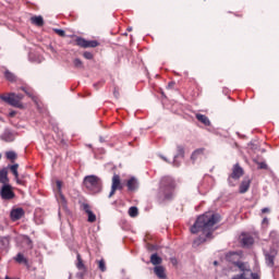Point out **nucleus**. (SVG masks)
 <instances>
[{"instance_id": "1", "label": "nucleus", "mask_w": 279, "mask_h": 279, "mask_svg": "<svg viewBox=\"0 0 279 279\" xmlns=\"http://www.w3.org/2000/svg\"><path fill=\"white\" fill-rule=\"evenodd\" d=\"M221 216L214 214L213 211L205 213L198 216L195 223L191 228L192 234H197V232H203L204 236L194 241V245H199L210 239L213 232H215V225L219 223Z\"/></svg>"}, {"instance_id": "2", "label": "nucleus", "mask_w": 279, "mask_h": 279, "mask_svg": "<svg viewBox=\"0 0 279 279\" xmlns=\"http://www.w3.org/2000/svg\"><path fill=\"white\" fill-rule=\"evenodd\" d=\"M84 186L90 193H101V179L97 175H87L84 178Z\"/></svg>"}, {"instance_id": "3", "label": "nucleus", "mask_w": 279, "mask_h": 279, "mask_svg": "<svg viewBox=\"0 0 279 279\" xmlns=\"http://www.w3.org/2000/svg\"><path fill=\"white\" fill-rule=\"evenodd\" d=\"M23 94H1L0 99L2 101H5V104H9V106H13V108H23Z\"/></svg>"}, {"instance_id": "4", "label": "nucleus", "mask_w": 279, "mask_h": 279, "mask_svg": "<svg viewBox=\"0 0 279 279\" xmlns=\"http://www.w3.org/2000/svg\"><path fill=\"white\" fill-rule=\"evenodd\" d=\"M76 45L82 47L83 49H95V47H99V41L97 40H87L83 37L76 38Z\"/></svg>"}, {"instance_id": "5", "label": "nucleus", "mask_w": 279, "mask_h": 279, "mask_svg": "<svg viewBox=\"0 0 279 279\" xmlns=\"http://www.w3.org/2000/svg\"><path fill=\"white\" fill-rule=\"evenodd\" d=\"M123 185L121 184V177L119 174H114L112 177L111 192L109 193V197H112L117 191H121Z\"/></svg>"}, {"instance_id": "6", "label": "nucleus", "mask_w": 279, "mask_h": 279, "mask_svg": "<svg viewBox=\"0 0 279 279\" xmlns=\"http://www.w3.org/2000/svg\"><path fill=\"white\" fill-rule=\"evenodd\" d=\"M0 195L2 199H12L14 197V192H12V187L10 185H3Z\"/></svg>"}, {"instance_id": "7", "label": "nucleus", "mask_w": 279, "mask_h": 279, "mask_svg": "<svg viewBox=\"0 0 279 279\" xmlns=\"http://www.w3.org/2000/svg\"><path fill=\"white\" fill-rule=\"evenodd\" d=\"M227 260H229V263H233L235 265V267H238V268H239V263H243V262H241V254H239L236 252L228 253Z\"/></svg>"}, {"instance_id": "8", "label": "nucleus", "mask_w": 279, "mask_h": 279, "mask_svg": "<svg viewBox=\"0 0 279 279\" xmlns=\"http://www.w3.org/2000/svg\"><path fill=\"white\" fill-rule=\"evenodd\" d=\"M83 210L86 213V215L88 216L87 221L89 223H95V221H97V216L93 213V210H90V205L88 204H83Z\"/></svg>"}, {"instance_id": "9", "label": "nucleus", "mask_w": 279, "mask_h": 279, "mask_svg": "<svg viewBox=\"0 0 279 279\" xmlns=\"http://www.w3.org/2000/svg\"><path fill=\"white\" fill-rule=\"evenodd\" d=\"M241 175H243V168H241L239 165H235L233 167V172L229 178V182H231L232 180H239Z\"/></svg>"}, {"instance_id": "10", "label": "nucleus", "mask_w": 279, "mask_h": 279, "mask_svg": "<svg viewBox=\"0 0 279 279\" xmlns=\"http://www.w3.org/2000/svg\"><path fill=\"white\" fill-rule=\"evenodd\" d=\"M278 255V251L277 250H270L269 253H266V264L268 265V267H274V258H276V256Z\"/></svg>"}, {"instance_id": "11", "label": "nucleus", "mask_w": 279, "mask_h": 279, "mask_svg": "<svg viewBox=\"0 0 279 279\" xmlns=\"http://www.w3.org/2000/svg\"><path fill=\"white\" fill-rule=\"evenodd\" d=\"M154 274L159 279H167V269L163 266H155Z\"/></svg>"}, {"instance_id": "12", "label": "nucleus", "mask_w": 279, "mask_h": 279, "mask_svg": "<svg viewBox=\"0 0 279 279\" xmlns=\"http://www.w3.org/2000/svg\"><path fill=\"white\" fill-rule=\"evenodd\" d=\"M57 189H58V202L62 206H65L66 198H64V195H62V181H57Z\"/></svg>"}, {"instance_id": "13", "label": "nucleus", "mask_w": 279, "mask_h": 279, "mask_svg": "<svg viewBox=\"0 0 279 279\" xmlns=\"http://www.w3.org/2000/svg\"><path fill=\"white\" fill-rule=\"evenodd\" d=\"M126 186L129 191H137L138 190V179L132 177L128 180Z\"/></svg>"}, {"instance_id": "14", "label": "nucleus", "mask_w": 279, "mask_h": 279, "mask_svg": "<svg viewBox=\"0 0 279 279\" xmlns=\"http://www.w3.org/2000/svg\"><path fill=\"white\" fill-rule=\"evenodd\" d=\"M25 215V211H23V208H16L11 211V219L12 221H19Z\"/></svg>"}, {"instance_id": "15", "label": "nucleus", "mask_w": 279, "mask_h": 279, "mask_svg": "<svg viewBox=\"0 0 279 279\" xmlns=\"http://www.w3.org/2000/svg\"><path fill=\"white\" fill-rule=\"evenodd\" d=\"M31 23L36 25V27H43V25H45V20L41 15H34L31 17Z\"/></svg>"}, {"instance_id": "16", "label": "nucleus", "mask_w": 279, "mask_h": 279, "mask_svg": "<svg viewBox=\"0 0 279 279\" xmlns=\"http://www.w3.org/2000/svg\"><path fill=\"white\" fill-rule=\"evenodd\" d=\"M241 241H242V244L244 245V247H250V245L254 244V238H252L251 235H247V234H242Z\"/></svg>"}, {"instance_id": "17", "label": "nucleus", "mask_w": 279, "mask_h": 279, "mask_svg": "<svg viewBox=\"0 0 279 279\" xmlns=\"http://www.w3.org/2000/svg\"><path fill=\"white\" fill-rule=\"evenodd\" d=\"M178 158H184V148L182 146H178V154L174 156L173 166L180 167V161Z\"/></svg>"}, {"instance_id": "18", "label": "nucleus", "mask_w": 279, "mask_h": 279, "mask_svg": "<svg viewBox=\"0 0 279 279\" xmlns=\"http://www.w3.org/2000/svg\"><path fill=\"white\" fill-rule=\"evenodd\" d=\"M1 141H4L5 143H12L14 141V133L11 131H4V133L0 136Z\"/></svg>"}, {"instance_id": "19", "label": "nucleus", "mask_w": 279, "mask_h": 279, "mask_svg": "<svg viewBox=\"0 0 279 279\" xmlns=\"http://www.w3.org/2000/svg\"><path fill=\"white\" fill-rule=\"evenodd\" d=\"M150 263L155 267L161 266L162 265V257L158 256V254L155 253L150 256Z\"/></svg>"}, {"instance_id": "20", "label": "nucleus", "mask_w": 279, "mask_h": 279, "mask_svg": "<svg viewBox=\"0 0 279 279\" xmlns=\"http://www.w3.org/2000/svg\"><path fill=\"white\" fill-rule=\"evenodd\" d=\"M250 179H244L240 185V193H247L250 191Z\"/></svg>"}, {"instance_id": "21", "label": "nucleus", "mask_w": 279, "mask_h": 279, "mask_svg": "<svg viewBox=\"0 0 279 279\" xmlns=\"http://www.w3.org/2000/svg\"><path fill=\"white\" fill-rule=\"evenodd\" d=\"M11 172L13 173L17 184H23V182L19 179V165L15 163L13 166L10 167Z\"/></svg>"}, {"instance_id": "22", "label": "nucleus", "mask_w": 279, "mask_h": 279, "mask_svg": "<svg viewBox=\"0 0 279 279\" xmlns=\"http://www.w3.org/2000/svg\"><path fill=\"white\" fill-rule=\"evenodd\" d=\"M162 186H168V189H173L175 186V183L173 182V179L171 177H166L161 181Z\"/></svg>"}, {"instance_id": "23", "label": "nucleus", "mask_w": 279, "mask_h": 279, "mask_svg": "<svg viewBox=\"0 0 279 279\" xmlns=\"http://www.w3.org/2000/svg\"><path fill=\"white\" fill-rule=\"evenodd\" d=\"M28 60L31 62H36L37 64H40V62H43V57L36 56V53L34 52H29Z\"/></svg>"}, {"instance_id": "24", "label": "nucleus", "mask_w": 279, "mask_h": 279, "mask_svg": "<svg viewBox=\"0 0 279 279\" xmlns=\"http://www.w3.org/2000/svg\"><path fill=\"white\" fill-rule=\"evenodd\" d=\"M196 119H197V121H199L204 125H210V120L208 119V117H206L202 113H197Z\"/></svg>"}, {"instance_id": "25", "label": "nucleus", "mask_w": 279, "mask_h": 279, "mask_svg": "<svg viewBox=\"0 0 279 279\" xmlns=\"http://www.w3.org/2000/svg\"><path fill=\"white\" fill-rule=\"evenodd\" d=\"M7 182H8V170L2 169L0 171V184H7Z\"/></svg>"}, {"instance_id": "26", "label": "nucleus", "mask_w": 279, "mask_h": 279, "mask_svg": "<svg viewBox=\"0 0 279 279\" xmlns=\"http://www.w3.org/2000/svg\"><path fill=\"white\" fill-rule=\"evenodd\" d=\"M16 263L23 264V265H27V258H25V256H23L22 253H19L15 257Z\"/></svg>"}, {"instance_id": "27", "label": "nucleus", "mask_w": 279, "mask_h": 279, "mask_svg": "<svg viewBox=\"0 0 279 279\" xmlns=\"http://www.w3.org/2000/svg\"><path fill=\"white\" fill-rule=\"evenodd\" d=\"M4 77L9 82H16V76H14V73H12L10 71L4 72Z\"/></svg>"}, {"instance_id": "28", "label": "nucleus", "mask_w": 279, "mask_h": 279, "mask_svg": "<svg viewBox=\"0 0 279 279\" xmlns=\"http://www.w3.org/2000/svg\"><path fill=\"white\" fill-rule=\"evenodd\" d=\"M21 90H23V93L28 95L31 99H33V101H36V95H34V92L27 89L26 87H21Z\"/></svg>"}, {"instance_id": "29", "label": "nucleus", "mask_w": 279, "mask_h": 279, "mask_svg": "<svg viewBox=\"0 0 279 279\" xmlns=\"http://www.w3.org/2000/svg\"><path fill=\"white\" fill-rule=\"evenodd\" d=\"M76 258H77V264H76L77 269H86V266H84V262L82 260V255L77 254Z\"/></svg>"}, {"instance_id": "30", "label": "nucleus", "mask_w": 279, "mask_h": 279, "mask_svg": "<svg viewBox=\"0 0 279 279\" xmlns=\"http://www.w3.org/2000/svg\"><path fill=\"white\" fill-rule=\"evenodd\" d=\"M202 154H204V148H198L196 150H194V153L192 154V160H197V156H202Z\"/></svg>"}, {"instance_id": "31", "label": "nucleus", "mask_w": 279, "mask_h": 279, "mask_svg": "<svg viewBox=\"0 0 279 279\" xmlns=\"http://www.w3.org/2000/svg\"><path fill=\"white\" fill-rule=\"evenodd\" d=\"M129 215H130V217H137V216H138V208H136V207H131V208L129 209Z\"/></svg>"}, {"instance_id": "32", "label": "nucleus", "mask_w": 279, "mask_h": 279, "mask_svg": "<svg viewBox=\"0 0 279 279\" xmlns=\"http://www.w3.org/2000/svg\"><path fill=\"white\" fill-rule=\"evenodd\" d=\"M5 156H7L8 160H16V153H14L12 150L7 151Z\"/></svg>"}, {"instance_id": "33", "label": "nucleus", "mask_w": 279, "mask_h": 279, "mask_svg": "<svg viewBox=\"0 0 279 279\" xmlns=\"http://www.w3.org/2000/svg\"><path fill=\"white\" fill-rule=\"evenodd\" d=\"M22 242L24 243V245H27L29 250H32V239H29L28 236H23Z\"/></svg>"}, {"instance_id": "34", "label": "nucleus", "mask_w": 279, "mask_h": 279, "mask_svg": "<svg viewBox=\"0 0 279 279\" xmlns=\"http://www.w3.org/2000/svg\"><path fill=\"white\" fill-rule=\"evenodd\" d=\"M53 32L58 34V36H61V38H64V36H66V32H64V29L62 28H54Z\"/></svg>"}, {"instance_id": "35", "label": "nucleus", "mask_w": 279, "mask_h": 279, "mask_svg": "<svg viewBox=\"0 0 279 279\" xmlns=\"http://www.w3.org/2000/svg\"><path fill=\"white\" fill-rule=\"evenodd\" d=\"M98 267H99L100 271H106V262H104V259L99 260Z\"/></svg>"}, {"instance_id": "36", "label": "nucleus", "mask_w": 279, "mask_h": 279, "mask_svg": "<svg viewBox=\"0 0 279 279\" xmlns=\"http://www.w3.org/2000/svg\"><path fill=\"white\" fill-rule=\"evenodd\" d=\"M83 58H85V60H93V52L85 51Z\"/></svg>"}, {"instance_id": "37", "label": "nucleus", "mask_w": 279, "mask_h": 279, "mask_svg": "<svg viewBox=\"0 0 279 279\" xmlns=\"http://www.w3.org/2000/svg\"><path fill=\"white\" fill-rule=\"evenodd\" d=\"M262 213H263V214H265V213H271V210H270L269 208L265 207V208L262 209Z\"/></svg>"}, {"instance_id": "38", "label": "nucleus", "mask_w": 279, "mask_h": 279, "mask_svg": "<svg viewBox=\"0 0 279 279\" xmlns=\"http://www.w3.org/2000/svg\"><path fill=\"white\" fill-rule=\"evenodd\" d=\"M9 117H16V111H11V112L9 113Z\"/></svg>"}, {"instance_id": "39", "label": "nucleus", "mask_w": 279, "mask_h": 279, "mask_svg": "<svg viewBox=\"0 0 279 279\" xmlns=\"http://www.w3.org/2000/svg\"><path fill=\"white\" fill-rule=\"evenodd\" d=\"M113 95L114 97L119 98V92L117 89H114Z\"/></svg>"}, {"instance_id": "40", "label": "nucleus", "mask_w": 279, "mask_h": 279, "mask_svg": "<svg viewBox=\"0 0 279 279\" xmlns=\"http://www.w3.org/2000/svg\"><path fill=\"white\" fill-rule=\"evenodd\" d=\"M266 167H267V165L260 163L259 169H265Z\"/></svg>"}, {"instance_id": "41", "label": "nucleus", "mask_w": 279, "mask_h": 279, "mask_svg": "<svg viewBox=\"0 0 279 279\" xmlns=\"http://www.w3.org/2000/svg\"><path fill=\"white\" fill-rule=\"evenodd\" d=\"M75 64L77 65V64H82V61L80 60V59H76L75 60Z\"/></svg>"}, {"instance_id": "42", "label": "nucleus", "mask_w": 279, "mask_h": 279, "mask_svg": "<svg viewBox=\"0 0 279 279\" xmlns=\"http://www.w3.org/2000/svg\"><path fill=\"white\" fill-rule=\"evenodd\" d=\"M263 223H266V225H267V223H269V220H268L267 218H264V219H263Z\"/></svg>"}, {"instance_id": "43", "label": "nucleus", "mask_w": 279, "mask_h": 279, "mask_svg": "<svg viewBox=\"0 0 279 279\" xmlns=\"http://www.w3.org/2000/svg\"><path fill=\"white\" fill-rule=\"evenodd\" d=\"M168 87L173 88V83H169Z\"/></svg>"}, {"instance_id": "44", "label": "nucleus", "mask_w": 279, "mask_h": 279, "mask_svg": "<svg viewBox=\"0 0 279 279\" xmlns=\"http://www.w3.org/2000/svg\"><path fill=\"white\" fill-rule=\"evenodd\" d=\"M162 160H165L166 162H169V160L167 159V157H161Z\"/></svg>"}, {"instance_id": "45", "label": "nucleus", "mask_w": 279, "mask_h": 279, "mask_svg": "<svg viewBox=\"0 0 279 279\" xmlns=\"http://www.w3.org/2000/svg\"><path fill=\"white\" fill-rule=\"evenodd\" d=\"M275 234H276V232H271V233H270V236H274Z\"/></svg>"}, {"instance_id": "46", "label": "nucleus", "mask_w": 279, "mask_h": 279, "mask_svg": "<svg viewBox=\"0 0 279 279\" xmlns=\"http://www.w3.org/2000/svg\"><path fill=\"white\" fill-rule=\"evenodd\" d=\"M128 32H132V27H129V28H128Z\"/></svg>"}, {"instance_id": "47", "label": "nucleus", "mask_w": 279, "mask_h": 279, "mask_svg": "<svg viewBox=\"0 0 279 279\" xmlns=\"http://www.w3.org/2000/svg\"><path fill=\"white\" fill-rule=\"evenodd\" d=\"M170 198V196H166V199H169Z\"/></svg>"}, {"instance_id": "48", "label": "nucleus", "mask_w": 279, "mask_h": 279, "mask_svg": "<svg viewBox=\"0 0 279 279\" xmlns=\"http://www.w3.org/2000/svg\"><path fill=\"white\" fill-rule=\"evenodd\" d=\"M214 265H217V262H214Z\"/></svg>"}, {"instance_id": "49", "label": "nucleus", "mask_w": 279, "mask_h": 279, "mask_svg": "<svg viewBox=\"0 0 279 279\" xmlns=\"http://www.w3.org/2000/svg\"><path fill=\"white\" fill-rule=\"evenodd\" d=\"M5 279H10L9 277H5Z\"/></svg>"}, {"instance_id": "50", "label": "nucleus", "mask_w": 279, "mask_h": 279, "mask_svg": "<svg viewBox=\"0 0 279 279\" xmlns=\"http://www.w3.org/2000/svg\"><path fill=\"white\" fill-rule=\"evenodd\" d=\"M0 159H1V155H0Z\"/></svg>"}]
</instances>
